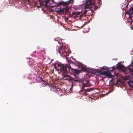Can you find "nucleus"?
<instances>
[{"label":"nucleus","mask_w":133,"mask_h":133,"mask_svg":"<svg viewBox=\"0 0 133 133\" xmlns=\"http://www.w3.org/2000/svg\"><path fill=\"white\" fill-rule=\"evenodd\" d=\"M57 69L60 70L63 73V76L64 77V79H66L67 78L69 79L72 83L78 82L81 81V79L78 78H74L69 76L67 74L68 72L67 70V66L64 64H57Z\"/></svg>","instance_id":"obj_1"},{"label":"nucleus","mask_w":133,"mask_h":133,"mask_svg":"<svg viewBox=\"0 0 133 133\" xmlns=\"http://www.w3.org/2000/svg\"><path fill=\"white\" fill-rule=\"evenodd\" d=\"M82 84L83 86L80 91H85L83 93V95H84L86 96L87 95V91H89L90 89H85V87H90L91 86V84L90 83V82L88 80L84 81L82 82Z\"/></svg>","instance_id":"obj_2"},{"label":"nucleus","mask_w":133,"mask_h":133,"mask_svg":"<svg viewBox=\"0 0 133 133\" xmlns=\"http://www.w3.org/2000/svg\"><path fill=\"white\" fill-rule=\"evenodd\" d=\"M58 51L62 56L66 57L69 55V51L68 50L63 47H59Z\"/></svg>","instance_id":"obj_3"},{"label":"nucleus","mask_w":133,"mask_h":133,"mask_svg":"<svg viewBox=\"0 0 133 133\" xmlns=\"http://www.w3.org/2000/svg\"><path fill=\"white\" fill-rule=\"evenodd\" d=\"M65 65L67 66V69L68 68L70 71H71V74L74 76L78 74L81 71L78 70L77 69H73L70 66H68V65ZM67 70L68 71L67 69Z\"/></svg>","instance_id":"obj_4"},{"label":"nucleus","mask_w":133,"mask_h":133,"mask_svg":"<svg viewBox=\"0 0 133 133\" xmlns=\"http://www.w3.org/2000/svg\"><path fill=\"white\" fill-rule=\"evenodd\" d=\"M101 74L102 75L106 76L109 78H112L113 77V76L111 74V72L108 71H102L101 72Z\"/></svg>","instance_id":"obj_5"},{"label":"nucleus","mask_w":133,"mask_h":133,"mask_svg":"<svg viewBox=\"0 0 133 133\" xmlns=\"http://www.w3.org/2000/svg\"><path fill=\"white\" fill-rule=\"evenodd\" d=\"M116 68H117L119 70H122L124 69V67L123 65L120 63L119 64H117V66L116 67H114V66H113L112 67V69L110 70L112 71L115 69Z\"/></svg>","instance_id":"obj_6"},{"label":"nucleus","mask_w":133,"mask_h":133,"mask_svg":"<svg viewBox=\"0 0 133 133\" xmlns=\"http://www.w3.org/2000/svg\"><path fill=\"white\" fill-rule=\"evenodd\" d=\"M77 66L78 67V68H81V70L80 71H83L85 72L87 71V69L85 66L83 64H81V65H78Z\"/></svg>","instance_id":"obj_7"},{"label":"nucleus","mask_w":133,"mask_h":133,"mask_svg":"<svg viewBox=\"0 0 133 133\" xmlns=\"http://www.w3.org/2000/svg\"><path fill=\"white\" fill-rule=\"evenodd\" d=\"M69 1L68 2H60L59 3V4L61 5H65L67 6L70 3V1Z\"/></svg>","instance_id":"obj_8"},{"label":"nucleus","mask_w":133,"mask_h":133,"mask_svg":"<svg viewBox=\"0 0 133 133\" xmlns=\"http://www.w3.org/2000/svg\"><path fill=\"white\" fill-rule=\"evenodd\" d=\"M92 0H87V4L89 5H91L92 4Z\"/></svg>","instance_id":"obj_9"},{"label":"nucleus","mask_w":133,"mask_h":133,"mask_svg":"<svg viewBox=\"0 0 133 133\" xmlns=\"http://www.w3.org/2000/svg\"><path fill=\"white\" fill-rule=\"evenodd\" d=\"M92 0H87V4L89 5H91L92 4Z\"/></svg>","instance_id":"obj_10"},{"label":"nucleus","mask_w":133,"mask_h":133,"mask_svg":"<svg viewBox=\"0 0 133 133\" xmlns=\"http://www.w3.org/2000/svg\"><path fill=\"white\" fill-rule=\"evenodd\" d=\"M133 81H129L128 82V84L131 87H132L133 86Z\"/></svg>","instance_id":"obj_11"},{"label":"nucleus","mask_w":133,"mask_h":133,"mask_svg":"<svg viewBox=\"0 0 133 133\" xmlns=\"http://www.w3.org/2000/svg\"><path fill=\"white\" fill-rule=\"evenodd\" d=\"M91 5H89L88 4H87V2H86V4L85 5V9H89V6Z\"/></svg>","instance_id":"obj_12"},{"label":"nucleus","mask_w":133,"mask_h":133,"mask_svg":"<svg viewBox=\"0 0 133 133\" xmlns=\"http://www.w3.org/2000/svg\"><path fill=\"white\" fill-rule=\"evenodd\" d=\"M37 1L39 2L40 5H44V3H45L44 2L41 1V0H37Z\"/></svg>","instance_id":"obj_13"},{"label":"nucleus","mask_w":133,"mask_h":133,"mask_svg":"<svg viewBox=\"0 0 133 133\" xmlns=\"http://www.w3.org/2000/svg\"><path fill=\"white\" fill-rule=\"evenodd\" d=\"M101 70H107V67L106 66H104L103 67H102L101 68Z\"/></svg>","instance_id":"obj_14"},{"label":"nucleus","mask_w":133,"mask_h":133,"mask_svg":"<svg viewBox=\"0 0 133 133\" xmlns=\"http://www.w3.org/2000/svg\"><path fill=\"white\" fill-rule=\"evenodd\" d=\"M58 12L59 13L64 12V9H60L57 10Z\"/></svg>","instance_id":"obj_15"},{"label":"nucleus","mask_w":133,"mask_h":133,"mask_svg":"<svg viewBox=\"0 0 133 133\" xmlns=\"http://www.w3.org/2000/svg\"><path fill=\"white\" fill-rule=\"evenodd\" d=\"M130 26L132 29H133V20L130 22Z\"/></svg>","instance_id":"obj_16"},{"label":"nucleus","mask_w":133,"mask_h":133,"mask_svg":"<svg viewBox=\"0 0 133 133\" xmlns=\"http://www.w3.org/2000/svg\"><path fill=\"white\" fill-rule=\"evenodd\" d=\"M69 11V9H64V12H65L66 13H68Z\"/></svg>","instance_id":"obj_17"},{"label":"nucleus","mask_w":133,"mask_h":133,"mask_svg":"<svg viewBox=\"0 0 133 133\" xmlns=\"http://www.w3.org/2000/svg\"><path fill=\"white\" fill-rule=\"evenodd\" d=\"M81 13V12H77L75 13V14L76 15H80V14Z\"/></svg>","instance_id":"obj_18"},{"label":"nucleus","mask_w":133,"mask_h":133,"mask_svg":"<svg viewBox=\"0 0 133 133\" xmlns=\"http://www.w3.org/2000/svg\"><path fill=\"white\" fill-rule=\"evenodd\" d=\"M129 70L130 71H131L133 74V69H131V68H129Z\"/></svg>","instance_id":"obj_19"},{"label":"nucleus","mask_w":133,"mask_h":133,"mask_svg":"<svg viewBox=\"0 0 133 133\" xmlns=\"http://www.w3.org/2000/svg\"><path fill=\"white\" fill-rule=\"evenodd\" d=\"M52 0V2H53L54 3V0ZM49 1V0H47V1H46V3L48 2Z\"/></svg>","instance_id":"obj_20"},{"label":"nucleus","mask_w":133,"mask_h":133,"mask_svg":"<svg viewBox=\"0 0 133 133\" xmlns=\"http://www.w3.org/2000/svg\"><path fill=\"white\" fill-rule=\"evenodd\" d=\"M37 79H41V78L40 77H37Z\"/></svg>","instance_id":"obj_21"},{"label":"nucleus","mask_w":133,"mask_h":133,"mask_svg":"<svg viewBox=\"0 0 133 133\" xmlns=\"http://www.w3.org/2000/svg\"><path fill=\"white\" fill-rule=\"evenodd\" d=\"M87 11V10H85V12H84V13H85V14H86V13L87 12V11Z\"/></svg>","instance_id":"obj_22"},{"label":"nucleus","mask_w":133,"mask_h":133,"mask_svg":"<svg viewBox=\"0 0 133 133\" xmlns=\"http://www.w3.org/2000/svg\"><path fill=\"white\" fill-rule=\"evenodd\" d=\"M92 70L93 71H94V70L93 69H92L91 70Z\"/></svg>","instance_id":"obj_23"},{"label":"nucleus","mask_w":133,"mask_h":133,"mask_svg":"<svg viewBox=\"0 0 133 133\" xmlns=\"http://www.w3.org/2000/svg\"><path fill=\"white\" fill-rule=\"evenodd\" d=\"M36 52V51H34V53H35Z\"/></svg>","instance_id":"obj_24"},{"label":"nucleus","mask_w":133,"mask_h":133,"mask_svg":"<svg viewBox=\"0 0 133 133\" xmlns=\"http://www.w3.org/2000/svg\"><path fill=\"white\" fill-rule=\"evenodd\" d=\"M70 0L72 1H73V0Z\"/></svg>","instance_id":"obj_25"},{"label":"nucleus","mask_w":133,"mask_h":133,"mask_svg":"<svg viewBox=\"0 0 133 133\" xmlns=\"http://www.w3.org/2000/svg\"><path fill=\"white\" fill-rule=\"evenodd\" d=\"M58 90H60V89H58Z\"/></svg>","instance_id":"obj_26"},{"label":"nucleus","mask_w":133,"mask_h":133,"mask_svg":"<svg viewBox=\"0 0 133 133\" xmlns=\"http://www.w3.org/2000/svg\"><path fill=\"white\" fill-rule=\"evenodd\" d=\"M27 1H29V0H27Z\"/></svg>","instance_id":"obj_27"},{"label":"nucleus","mask_w":133,"mask_h":133,"mask_svg":"<svg viewBox=\"0 0 133 133\" xmlns=\"http://www.w3.org/2000/svg\"><path fill=\"white\" fill-rule=\"evenodd\" d=\"M57 91H59L58 90H57Z\"/></svg>","instance_id":"obj_28"},{"label":"nucleus","mask_w":133,"mask_h":133,"mask_svg":"<svg viewBox=\"0 0 133 133\" xmlns=\"http://www.w3.org/2000/svg\"><path fill=\"white\" fill-rule=\"evenodd\" d=\"M89 98H91V97H89Z\"/></svg>","instance_id":"obj_29"}]
</instances>
